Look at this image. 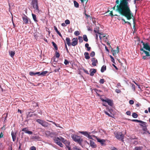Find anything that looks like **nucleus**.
<instances>
[{
	"label": "nucleus",
	"mask_w": 150,
	"mask_h": 150,
	"mask_svg": "<svg viewBox=\"0 0 150 150\" xmlns=\"http://www.w3.org/2000/svg\"><path fill=\"white\" fill-rule=\"evenodd\" d=\"M65 24H66L64 23H62L61 25L62 26L65 27L66 26V25Z\"/></svg>",
	"instance_id": "774afa93"
},
{
	"label": "nucleus",
	"mask_w": 150,
	"mask_h": 150,
	"mask_svg": "<svg viewBox=\"0 0 150 150\" xmlns=\"http://www.w3.org/2000/svg\"><path fill=\"white\" fill-rule=\"evenodd\" d=\"M115 137L117 139L121 140L122 141H123L124 135L121 132H117L115 133Z\"/></svg>",
	"instance_id": "20e7f679"
},
{
	"label": "nucleus",
	"mask_w": 150,
	"mask_h": 150,
	"mask_svg": "<svg viewBox=\"0 0 150 150\" xmlns=\"http://www.w3.org/2000/svg\"><path fill=\"white\" fill-rule=\"evenodd\" d=\"M140 50L141 51H143V52L147 56L149 55V52L146 51L144 50L143 48H142L140 49Z\"/></svg>",
	"instance_id": "393cba45"
},
{
	"label": "nucleus",
	"mask_w": 150,
	"mask_h": 150,
	"mask_svg": "<svg viewBox=\"0 0 150 150\" xmlns=\"http://www.w3.org/2000/svg\"><path fill=\"white\" fill-rule=\"evenodd\" d=\"M72 42H71V45L75 47L76 45L78 43V39L77 38H74L72 39Z\"/></svg>",
	"instance_id": "0eeeda50"
},
{
	"label": "nucleus",
	"mask_w": 150,
	"mask_h": 150,
	"mask_svg": "<svg viewBox=\"0 0 150 150\" xmlns=\"http://www.w3.org/2000/svg\"><path fill=\"white\" fill-rule=\"evenodd\" d=\"M115 92L117 93H121V91L120 90L118 89H115Z\"/></svg>",
	"instance_id": "a18cd8bd"
},
{
	"label": "nucleus",
	"mask_w": 150,
	"mask_h": 150,
	"mask_svg": "<svg viewBox=\"0 0 150 150\" xmlns=\"http://www.w3.org/2000/svg\"><path fill=\"white\" fill-rule=\"evenodd\" d=\"M132 116L134 118H137L138 117L137 114L135 112L133 113Z\"/></svg>",
	"instance_id": "f704fd0d"
},
{
	"label": "nucleus",
	"mask_w": 150,
	"mask_h": 150,
	"mask_svg": "<svg viewBox=\"0 0 150 150\" xmlns=\"http://www.w3.org/2000/svg\"><path fill=\"white\" fill-rule=\"evenodd\" d=\"M83 71L85 73H86V74H89V73L88 72V71L87 70H86L84 69H83Z\"/></svg>",
	"instance_id": "864d4df0"
},
{
	"label": "nucleus",
	"mask_w": 150,
	"mask_h": 150,
	"mask_svg": "<svg viewBox=\"0 0 150 150\" xmlns=\"http://www.w3.org/2000/svg\"><path fill=\"white\" fill-rule=\"evenodd\" d=\"M62 39L64 41V44H65V48H66V50L67 51V52H69V51L68 50V48L67 47V45L66 43L65 42V41L64 40V39L62 38Z\"/></svg>",
	"instance_id": "ea45409f"
},
{
	"label": "nucleus",
	"mask_w": 150,
	"mask_h": 150,
	"mask_svg": "<svg viewBox=\"0 0 150 150\" xmlns=\"http://www.w3.org/2000/svg\"><path fill=\"white\" fill-rule=\"evenodd\" d=\"M74 34L76 35H78L80 34V33L79 31H76L74 32Z\"/></svg>",
	"instance_id": "c03bdc74"
},
{
	"label": "nucleus",
	"mask_w": 150,
	"mask_h": 150,
	"mask_svg": "<svg viewBox=\"0 0 150 150\" xmlns=\"http://www.w3.org/2000/svg\"><path fill=\"white\" fill-rule=\"evenodd\" d=\"M144 123H141L142 124H140V125L143 127H145V128L146 129V123L144 122Z\"/></svg>",
	"instance_id": "58836bf2"
},
{
	"label": "nucleus",
	"mask_w": 150,
	"mask_h": 150,
	"mask_svg": "<svg viewBox=\"0 0 150 150\" xmlns=\"http://www.w3.org/2000/svg\"><path fill=\"white\" fill-rule=\"evenodd\" d=\"M142 42L143 43V48L146 49V50H147L149 52V53H150V47L148 43H144L142 41Z\"/></svg>",
	"instance_id": "6e6552de"
},
{
	"label": "nucleus",
	"mask_w": 150,
	"mask_h": 150,
	"mask_svg": "<svg viewBox=\"0 0 150 150\" xmlns=\"http://www.w3.org/2000/svg\"><path fill=\"white\" fill-rule=\"evenodd\" d=\"M31 5L35 9V11L38 13L39 12V7L38 6V0H32Z\"/></svg>",
	"instance_id": "7ed1b4c3"
},
{
	"label": "nucleus",
	"mask_w": 150,
	"mask_h": 150,
	"mask_svg": "<svg viewBox=\"0 0 150 150\" xmlns=\"http://www.w3.org/2000/svg\"><path fill=\"white\" fill-rule=\"evenodd\" d=\"M40 74V72H38L36 73H34L33 72H30L29 73L30 75L32 76L36 74H38H38Z\"/></svg>",
	"instance_id": "5701e85b"
},
{
	"label": "nucleus",
	"mask_w": 150,
	"mask_h": 150,
	"mask_svg": "<svg viewBox=\"0 0 150 150\" xmlns=\"http://www.w3.org/2000/svg\"><path fill=\"white\" fill-rule=\"evenodd\" d=\"M117 50H114L113 49L111 50V51L112 53V55L113 56H114L115 54H116V53H118L119 52V48L118 46H117L116 48Z\"/></svg>",
	"instance_id": "f8f14e48"
},
{
	"label": "nucleus",
	"mask_w": 150,
	"mask_h": 150,
	"mask_svg": "<svg viewBox=\"0 0 150 150\" xmlns=\"http://www.w3.org/2000/svg\"><path fill=\"white\" fill-rule=\"evenodd\" d=\"M78 40L80 43H82L83 42V38L81 36H79Z\"/></svg>",
	"instance_id": "c9c22d12"
},
{
	"label": "nucleus",
	"mask_w": 150,
	"mask_h": 150,
	"mask_svg": "<svg viewBox=\"0 0 150 150\" xmlns=\"http://www.w3.org/2000/svg\"><path fill=\"white\" fill-rule=\"evenodd\" d=\"M149 55L147 56L146 55L145 56H143L142 57V58L144 60H146L148 59V58H147V57L150 56V53L149 52Z\"/></svg>",
	"instance_id": "cd10ccee"
},
{
	"label": "nucleus",
	"mask_w": 150,
	"mask_h": 150,
	"mask_svg": "<svg viewBox=\"0 0 150 150\" xmlns=\"http://www.w3.org/2000/svg\"><path fill=\"white\" fill-rule=\"evenodd\" d=\"M64 64L67 65L69 64V61L67 60V59H65L64 61Z\"/></svg>",
	"instance_id": "de8ad7c7"
},
{
	"label": "nucleus",
	"mask_w": 150,
	"mask_h": 150,
	"mask_svg": "<svg viewBox=\"0 0 150 150\" xmlns=\"http://www.w3.org/2000/svg\"><path fill=\"white\" fill-rule=\"evenodd\" d=\"M90 146L93 148H95L96 147V145L95 144L93 141L90 140Z\"/></svg>",
	"instance_id": "2eb2a0df"
},
{
	"label": "nucleus",
	"mask_w": 150,
	"mask_h": 150,
	"mask_svg": "<svg viewBox=\"0 0 150 150\" xmlns=\"http://www.w3.org/2000/svg\"><path fill=\"white\" fill-rule=\"evenodd\" d=\"M54 30H55L56 32L62 38V36L61 34V33L58 31L57 28L55 26H54Z\"/></svg>",
	"instance_id": "6ab92c4d"
},
{
	"label": "nucleus",
	"mask_w": 150,
	"mask_h": 150,
	"mask_svg": "<svg viewBox=\"0 0 150 150\" xmlns=\"http://www.w3.org/2000/svg\"><path fill=\"white\" fill-rule=\"evenodd\" d=\"M110 57L111 58V61L114 63H115V61L114 58L111 55H110Z\"/></svg>",
	"instance_id": "e433bc0d"
},
{
	"label": "nucleus",
	"mask_w": 150,
	"mask_h": 150,
	"mask_svg": "<svg viewBox=\"0 0 150 150\" xmlns=\"http://www.w3.org/2000/svg\"><path fill=\"white\" fill-rule=\"evenodd\" d=\"M133 28H135V19H133Z\"/></svg>",
	"instance_id": "4d7b16f0"
},
{
	"label": "nucleus",
	"mask_w": 150,
	"mask_h": 150,
	"mask_svg": "<svg viewBox=\"0 0 150 150\" xmlns=\"http://www.w3.org/2000/svg\"><path fill=\"white\" fill-rule=\"evenodd\" d=\"M85 15L86 16V18H91L90 15H88L86 13H85Z\"/></svg>",
	"instance_id": "338daca9"
},
{
	"label": "nucleus",
	"mask_w": 150,
	"mask_h": 150,
	"mask_svg": "<svg viewBox=\"0 0 150 150\" xmlns=\"http://www.w3.org/2000/svg\"><path fill=\"white\" fill-rule=\"evenodd\" d=\"M47 72H48L47 71H44L42 72L41 73H40V74H38V76L40 75L42 76H44L47 73Z\"/></svg>",
	"instance_id": "412c9836"
},
{
	"label": "nucleus",
	"mask_w": 150,
	"mask_h": 150,
	"mask_svg": "<svg viewBox=\"0 0 150 150\" xmlns=\"http://www.w3.org/2000/svg\"><path fill=\"white\" fill-rule=\"evenodd\" d=\"M36 122L44 127H47L48 126L49 124L47 122L43 120L38 119L36 120Z\"/></svg>",
	"instance_id": "39448f33"
},
{
	"label": "nucleus",
	"mask_w": 150,
	"mask_h": 150,
	"mask_svg": "<svg viewBox=\"0 0 150 150\" xmlns=\"http://www.w3.org/2000/svg\"><path fill=\"white\" fill-rule=\"evenodd\" d=\"M9 54L11 57L13 58L15 55V53L14 51H9Z\"/></svg>",
	"instance_id": "4be33fe9"
},
{
	"label": "nucleus",
	"mask_w": 150,
	"mask_h": 150,
	"mask_svg": "<svg viewBox=\"0 0 150 150\" xmlns=\"http://www.w3.org/2000/svg\"><path fill=\"white\" fill-rule=\"evenodd\" d=\"M74 3L75 7L76 8H78L79 7V4L76 1H74Z\"/></svg>",
	"instance_id": "bb28decb"
},
{
	"label": "nucleus",
	"mask_w": 150,
	"mask_h": 150,
	"mask_svg": "<svg viewBox=\"0 0 150 150\" xmlns=\"http://www.w3.org/2000/svg\"><path fill=\"white\" fill-rule=\"evenodd\" d=\"M132 121H133V122H139V123H144V122L141 121V120H132Z\"/></svg>",
	"instance_id": "72a5a7b5"
},
{
	"label": "nucleus",
	"mask_w": 150,
	"mask_h": 150,
	"mask_svg": "<svg viewBox=\"0 0 150 150\" xmlns=\"http://www.w3.org/2000/svg\"><path fill=\"white\" fill-rule=\"evenodd\" d=\"M105 82V81L104 79H100L99 81V83L100 84H103Z\"/></svg>",
	"instance_id": "4c0bfd02"
},
{
	"label": "nucleus",
	"mask_w": 150,
	"mask_h": 150,
	"mask_svg": "<svg viewBox=\"0 0 150 150\" xmlns=\"http://www.w3.org/2000/svg\"><path fill=\"white\" fill-rule=\"evenodd\" d=\"M104 112L106 114V115H108V116L110 117H112V116L110 114L108 113V112H107L106 111H105Z\"/></svg>",
	"instance_id": "6e6d98bb"
},
{
	"label": "nucleus",
	"mask_w": 150,
	"mask_h": 150,
	"mask_svg": "<svg viewBox=\"0 0 150 150\" xmlns=\"http://www.w3.org/2000/svg\"><path fill=\"white\" fill-rule=\"evenodd\" d=\"M71 137L74 142H77L80 145H81V143L83 141V139L81 136L73 134L71 135Z\"/></svg>",
	"instance_id": "f03ea898"
},
{
	"label": "nucleus",
	"mask_w": 150,
	"mask_h": 150,
	"mask_svg": "<svg viewBox=\"0 0 150 150\" xmlns=\"http://www.w3.org/2000/svg\"><path fill=\"white\" fill-rule=\"evenodd\" d=\"M64 143L65 144L66 146H67L69 145L70 142L69 141H67V140H66L65 141Z\"/></svg>",
	"instance_id": "7c9ffc66"
},
{
	"label": "nucleus",
	"mask_w": 150,
	"mask_h": 150,
	"mask_svg": "<svg viewBox=\"0 0 150 150\" xmlns=\"http://www.w3.org/2000/svg\"><path fill=\"white\" fill-rule=\"evenodd\" d=\"M11 135L12 136L13 140V142H15L16 137V132L14 133L13 131L11 132Z\"/></svg>",
	"instance_id": "ddd939ff"
},
{
	"label": "nucleus",
	"mask_w": 150,
	"mask_h": 150,
	"mask_svg": "<svg viewBox=\"0 0 150 150\" xmlns=\"http://www.w3.org/2000/svg\"><path fill=\"white\" fill-rule=\"evenodd\" d=\"M32 15L33 19H36V16L35 15L32 14Z\"/></svg>",
	"instance_id": "0e129e2a"
},
{
	"label": "nucleus",
	"mask_w": 150,
	"mask_h": 150,
	"mask_svg": "<svg viewBox=\"0 0 150 150\" xmlns=\"http://www.w3.org/2000/svg\"><path fill=\"white\" fill-rule=\"evenodd\" d=\"M83 40L84 41L86 42H88V40L87 37V36L86 35H83Z\"/></svg>",
	"instance_id": "c85d7f7f"
},
{
	"label": "nucleus",
	"mask_w": 150,
	"mask_h": 150,
	"mask_svg": "<svg viewBox=\"0 0 150 150\" xmlns=\"http://www.w3.org/2000/svg\"><path fill=\"white\" fill-rule=\"evenodd\" d=\"M23 22L25 24H27L28 23V19H23Z\"/></svg>",
	"instance_id": "09e8293b"
},
{
	"label": "nucleus",
	"mask_w": 150,
	"mask_h": 150,
	"mask_svg": "<svg viewBox=\"0 0 150 150\" xmlns=\"http://www.w3.org/2000/svg\"><path fill=\"white\" fill-rule=\"evenodd\" d=\"M26 133L29 134H33V132L31 131H28L26 132Z\"/></svg>",
	"instance_id": "bf43d9fd"
},
{
	"label": "nucleus",
	"mask_w": 150,
	"mask_h": 150,
	"mask_svg": "<svg viewBox=\"0 0 150 150\" xmlns=\"http://www.w3.org/2000/svg\"><path fill=\"white\" fill-rule=\"evenodd\" d=\"M94 132L93 131L91 132H89L88 133L87 132L81 131L79 132L87 137L89 139H92V136L90 135V134L92 133H94Z\"/></svg>",
	"instance_id": "423d86ee"
},
{
	"label": "nucleus",
	"mask_w": 150,
	"mask_h": 150,
	"mask_svg": "<svg viewBox=\"0 0 150 150\" xmlns=\"http://www.w3.org/2000/svg\"><path fill=\"white\" fill-rule=\"evenodd\" d=\"M90 56L91 57H93L95 55V53L94 51H92L90 54Z\"/></svg>",
	"instance_id": "a19ab883"
},
{
	"label": "nucleus",
	"mask_w": 150,
	"mask_h": 150,
	"mask_svg": "<svg viewBox=\"0 0 150 150\" xmlns=\"http://www.w3.org/2000/svg\"><path fill=\"white\" fill-rule=\"evenodd\" d=\"M122 24H124L125 23H126L128 25H130V23L128 21H126L125 20V19H122Z\"/></svg>",
	"instance_id": "473e14b6"
},
{
	"label": "nucleus",
	"mask_w": 150,
	"mask_h": 150,
	"mask_svg": "<svg viewBox=\"0 0 150 150\" xmlns=\"http://www.w3.org/2000/svg\"><path fill=\"white\" fill-rule=\"evenodd\" d=\"M142 146H136L134 149V150H142Z\"/></svg>",
	"instance_id": "c756f323"
},
{
	"label": "nucleus",
	"mask_w": 150,
	"mask_h": 150,
	"mask_svg": "<svg viewBox=\"0 0 150 150\" xmlns=\"http://www.w3.org/2000/svg\"><path fill=\"white\" fill-rule=\"evenodd\" d=\"M126 114L127 115H131V112L130 111H127L126 112Z\"/></svg>",
	"instance_id": "13d9d810"
},
{
	"label": "nucleus",
	"mask_w": 150,
	"mask_h": 150,
	"mask_svg": "<svg viewBox=\"0 0 150 150\" xmlns=\"http://www.w3.org/2000/svg\"><path fill=\"white\" fill-rule=\"evenodd\" d=\"M85 57L86 59H90V57L89 56V53L88 52H85L84 53Z\"/></svg>",
	"instance_id": "a211bd4d"
},
{
	"label": "nucleus",
	"mask_w": 150,
	"mask_h": 150,
	"mask_svg": "<svg viewBox=\"0 0 150 150\" xmlns=\"http://www.w3.org/2000/svg\"><path fill=\"white\" fill-rule=\"evenodd\" d=\"M105 102H107L110 106H112L113 105L112 100H111L109 99L106 98Z\"/></svg>",
	"instance_id": "9b49d317"
},
{
	"label": "nucleus",
	"mask_w": 150,
	"mask_h": 150,
	"mask_svg": "<svg viewBox=\"0 0 150 150\" xmlns=\"http://www.w3.org/2000/svg\"><path fill=\"white\" fill-rule=\"evenodd\" d=\"M116 7V11L127 19H134L130 10L128 0H120V4L117 5Z\"/></svg>",
	"instance_id": "f257e3e1"
},
{
	"label": "nucleus",
	"mask_w": 150,
	"mask_h": 150,
	"mask_svg": "<svg viewBox=\"0 0 150 150\" xmlns=\"http://www.w3.org/2000/svg\"><path fill=\"white\" fill-rule=\"evenodd\" d=\"M66 42H65L66 43V44H67L69 46H70L71 45V42H70L71 40L69 38H66Z\"/></svg>",
	"instance_id": "4468645a"
},
{
	"label": "nucleus",
	"mask_w": 150,
	"mask_h": 150,
	"mask_svg": "<svg viewBox=\"0 0 150 150\" xmlns=\"http://www.w3.org/2000/svg\"><path fill=\"white\" fill-rule=\"evenodd\" d=\"M59 140L62 141L63 143L65 142V141L66 140H65V139L64 138L62 137H61L59 139Z\"/></svg>",
	"instance_id": "49530a36"
},
{
	"label": "nucleus",
	"mask_w": 150,
	"mask_h": 150,
	"mask_svg": "<svg viewBox=\"0 0 150 150\" xmlns=\"http://www.w3.org/2000/svg\"><path fill=\"white\" fill-rule=\"evenodd\" d=\"M30 149L31 150H36V149L34 146H32L31 147Z\"/></svg>",
	"instance_id": "052dcab7"
},
{
	"label": "nucleus",
	"mask_w": 150,
	"mask_h": 150,
	"mask_svg": "<svg viewBox=\"0 0 150 150\" xmlns=\"http://www.w3.org/2000/svg\"><path fill=\"white\" fill-rule=\"evenodd\" d=\"M94 32L96 33H98L99 34H100V33H99V30L97 29L96 30H94Z\"/></svg>",
	"instance_id": "3c124183"
},
{
	"label": "nucleus",
	"mask_w": 150,
	"mask_h": 150,
	"mask_svg": "<svg viewBox=\"0 0 150 150\" xmlns=\"http://www.w3.org/2000/svg\"><path fill=\"white\" fill-rule=\"evenodd\" d=\"M134 101L133 100H130L129 101V103L131 105H132L134 103Z\"/></svg>",
	"instance_id": "603ef678"
},
{
	"label": "nucleus",
	"mask_w": 150,
	"mask_h": 150,
	"mask_svg": "<svg viewBox=\"0 0 150 150\" xmlns=\"http://www.w3.org/2000/svg\"><path fill=\"white\" fill-rule=\"evenodd\" d=\"M74 149L76 150H81L80 149L78 148L76 146L74 147Z\"/></svg>",
	"instance_id": "680f3d73"
},
{
	"label": "nucleus",
	"mask_w": 150,
	"mask_h": 150,
	"mask_svg": "<svg viewBox=\"0 0 150 150\" xmlns=\"http://www.w3.org/2000/svg\"><path fill=\"white\" fill-rule=\"evenodd\" d=\"M59 139V138L58 137H57V139H56L55 140V143L59 146L61 147H63V144L60 142Z\"/></svg>",
	"instance_id": "1a4fd4ad"
},
{
	"label": "nucleus",
	"mask_w": 150,
	"mask_h": 150,
	"mask_svg": "<svg viewBox=\"0 0 150 150\" xmlns=\"http://www.w3.org/2000/svg\"><path fill=\"white\" fill-rule=\"evenodd\" d=\"M97 140L98 142H100L102 145H103L104 142H105L104 139H101L98 138L97 139Z\"/></svg>",
	"instance_id": "aec40b11"
},
{
	"label": "nucleus",
	"mask_w": 150,
	"mask_h": 150,
	"mask_svg": "<svg viewBox=\"0 0 150 150\" xmlns=\"http://www.w3.org/2000/svg\"><path fill=\"white\" fill-rule=\"evenodd\" d=\"M85 47H86L87 48L88 47H89V44L88 43H86L85 44Z\"/></svg>",
	"instance_id": "69168bd1"
},
{
	"label": "nucleus",
	"mask_w": 150,
	"mask_h": 150,
	"mask_svg": "<svg viewBox=\"0 0 150 150\" xmlns=\"http://www.w3.org/2000/svg\"><path fill=\"white\" fill-rule=\"evenodd\" d=\"M65 23L67 25L69 24H70V22L69 21L68 19H67L65 21Z\"/></svg>",
	"instance_id": "37998d69"
},
{
	"label": "nucleus",
	"mask_w": 150,
	"mask_h": 150,
	"mask_svg": "<svg viewBox=\"0 0 150 150\" xmlns=\"http://www.w3.org/2000/svg\"><path fill=\"white\" fill-rule=\"evenodd\" d=\"M22 131H23L25 133H26V132L28 131V130L27 129V128H24L22 129Z\"/></svg>",
	"instance_id": "5fc2aeb1"
},
{
	"label": "nucleus",
	"mask_w": 150,
	"mask_h": 150,
	"mask_svg": "<svg viewBox=\"0 0 150 150\" xmlns=\"http://www.w3.org/2000/svg\"><path fill=\"white\" fill-rule=\"evenodd\" d=\"M91 61L92 62V64L93 66H95L98 63L97 59L95 58H92L91 59Z\"/></svg>",
	"instance_id": "9d476101"
},
{
	"label": "nucleus",
	"mask_w": 150,
	"mask_h": 150,
	"mask_svg": "<svg viewBox=\"0 0 150 150\" xmlns=\"http://www.w3.org/2000/svg\"><path fill=\"white\" fill-rule=\"evenodd\" d=\"M31 138L33 139H35L37 141H40L41 139L40 137L38 136H33Z\"/></svg>",
	"instance_id": "f3484780"
},
{
	"label": "nucleus",
	"mask_w": 150,
	"mask_h": 150,
	"mask_svg": "<svg viewBox=\"0 0 150 150\" xmlns=\"http://www.w3.org/2000/svg\"><path fill=\"white\" fill-rule=\"evenodd\" d=\"M110 15L112 16H117V15H115H115H113V12L112 11H111L110 12Z\"/></svg>",
	"instance_id": "e2e57ef3"
},
{
	"label": "nucleus",
	"mask_w": 150,
	"mask_h": 150,
	"mask_svg": "<svg viewBox=\"0 0 150 150\" xmlns=\"http://www.w3.org/2000/svg\"><path fill=\"white\" fill-rule=\"evenodd\" d=\"M106 70V66L104 65H103L101 67V71L102 72H103L105 71Z\"/></svg>",
	"instance_id": "a878e982"
},
{
	"label": "nucleus",
	"mask_w": 150,
	"mask_h": 150,
	"mask_svg": "<svg viewBox=\"0 0 150 150\" xmlns=\"http://www.w3.org/2000/svg\"><path fill=\"white\" fill-rule=\"evenodd\" d=\"M132 89L134 91L135 89V85L133 84H132Z\"/></svg>",
	"instance_id": "8fccbe9b"
},
{
	"label": "nucleus",
	"mask_w": 150,
	"mask_h": 150,
	"mask_svg": "<svg viewBox=\"0 0 150 150\" xmlns=\"http://www.w3.org/2000/svg\"><path fill=\"white\" fill-rule=\"evenodd\" d=\"M55 54H56L55 56L57 57V58L59 57L60 56V54L59 52H58L57 51H56L55 52Z\"/></svg>",
	"instance_id": "79ce46f5"
},
{
	"label": "nucleus",
	"mask_w": 150,
	"mask_h": 150,
	"mask_svg": "<svg viewBox=\"0 0 150 150\" xmlns=\"http://www.w3.org/2000/svg\"><path fill=\"white\" fill-rule=\"evenodd\" d=\"M31 113L30 112H28V113L27 115L26 118L27 119H28L29 117H31L33 116V115H35V114H31L30 115V113Z\"/></svg>",
	"instance_id": "b1692460"
},
{
	"label": "nucleus",
	"mask_w": 150,
	"mask_h": 150,
	"mask_svg": "<svg viewBox=\"0 0 150 150\" xmlns=\"http://www.w3.org/2000/svg\"><path fill=\"white\" fill-rule=\"evenodd\" d=\"M52 45H53V46L54 47L55 50H57L58 49V47H57V45L54 42H52Z\"/></svg>",
	"instance_id": "2f4dec72"
},
{
	"label": "nucleus",
	"mask_w": 150,
	"mask_h": 150,
	"mask_svg": "<svg viewBox=\"0 0 150 150\" xmlns=\"http://www.w3.org/2000/svg\"><path fill=\"white\" fill-rule=\"evenodd\" d=\"M96 69H91L90 70V75L91 76H93L94 75V74L96 73Z\"/></svg>",
	"instance_id": "dca6fc26"
}]
</instances>
